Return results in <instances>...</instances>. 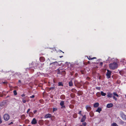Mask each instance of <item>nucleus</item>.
Masks as SVG:
<instances>
[{"label": "nucleus", "mask_w": 126, "mask_h": 126, "mask_svg": "<svg viewBox=\"0 0 126 126\" xmlns=\"http://www.w3.org/2000/svg\"><path fill=\"white\" fill-rule=\"evenodd\" d=\"M109 67L110 69L114 70L117 68L118 67V64L114 62L110 63L109 64Z\"/></svg>", "instance_id": "nucleus-1"}, {"label": "nucleus", "mask_w": 126, "mask_h": 126, "mask_svg": "<svg viewBox=\"0 0 126 126\" xmlns=\"http://www.w3.org/2000/svg\"><path fill=\"white\" fill-rule=\"evenodd\" d=\"M107 72L106 73V76H107V78L109 79L110 77L111 72L108 69L107 70Z\"/></svg>", "instance_id": "nucleus-2"}, {"label": "nucleus", "mask_w": 126, "mask_h": 126, "mask_svg": "<svg viewBox=\"0 0 126 126\" xmlns=\"http://www.w3.org/2000/svg\"><path fill=\"white\" fill-rule=\"evenodd\" d=\"M3 118L4 120L6 121H8L9 118V116L7 114H5L3 116Z\"/></svg>", "instance_id": "nucleus-3"}, {"label": "nucleus", "mask_w": 126, "mask_h": 126, "mask_svg": "<svg viewBox=\"0 0 126 126\" xmlns=\"http://www.w3.org/2000/svg\"><path fill=\"white\" fill-rule=\"evenodd\" d=\"M64 101H61L60 103V105L61 106V108H65V106L64 105Z\"/></svg>", "instance_id": "nucleus-4"}, {"label": "nucleus", "mask_w": 126, "mask_h": 126, "mask_svg": "<svg viewBox=\"0 0 126 126\" xmlns=\"http://www.w3.org/2000/svg\"><path fill=\"white\" fill-rule=\"evenodd\" d=\"M31 123L32 124L35 125L37 123V121L35 118H34L31 122Z\"/></svg>", "instance_id": "nucleus-5"}, {"label": "nucleus", "mask_w": 126, "mask_h": 126, "mask_svg": "<svg viewBox=\"0 0 126 126\" xmlns=\"http://www.w3.org/2000/svg\"><path fill=\"white\" fill-rule=\"evenodd\" d=\"M86 108L87 110L88 111H89L91 110V108L89 105H87L86 106Z\"/></svg>", "instance_id": "nucleus-6"}, {"label": "nucleus", "mask_w": 126, "mask_h": 126, "mask_svg": "<svg viewBox=\"0 0 126 126\" xmlns=\"http://www.w3.org/2000/svg\"><path fill=\"white\" fill-rule=\"evenodd\" d=\"M113 105L112 103L108 104L107 106V107L108 108H110L113 107Z\"/></svg>", "instance_id": "nucleus-7"}, {"label": "nucleus", "mask_w": 126, "mask_h": 126, "mask_svg": "<svg viewBox=\"0 0 126 126\" xmlns=\"http://www.w3.org/2000/svg\"><path fill=\"white\" fill-rule=\"evenodd\" d=\"M86 119V116L85 115H84L83 116V118H82V119L81 120V122H84Z\"/></svg>", "instance_id": "nucleus-8"}, {"label": "nucleus", "mask_w": 126, "mask_h": 126, "mask_svg": "<svg viewBox=\"0 0 126 126\" xmlns=\"http://www.w3.org/2000/svg\"><path fill=\"white\" fill-rule=\"evenodd\" d=\"M51 115L50 114L48 113L46 114L45 116V117L46 118H50L51 117Z\"/></svg>", "instance_id": "nucleus-9"}, {"label": "nucleus", "mask_w": 126, "mask_h": 126, "mask_svg": "<svg viewBox=\"0 0 126 126\" xmlns=\"http://www.w3.org/2000/svg\"><path fill=\"white\" fill-rule=\"evenodd\" d=\"M108 95H107V96L108 97L111 98L113 96V94H112L110 93H108Z\"/></svg>", "instance_id": "nucleus-10"}, {"label": "nucleus", "mask_w": 126, "mask_h": 126, "mask_svg": "<svg viewBox=\"0 0 126 126\" xmlns=\"http://www.w3.org/2000/svg\"><path fill=\"white\" fill-rule=\"evenodd\" d=\"M40 60L41 62H43L45 60V58L43 57H41L40 58Z\"/></svg>", "instance_id": "nucleus-11"}, {"label": "nucleus", "mask_w": 126, "mask_h": 126, "mask_svg": "<svg viewBox=\"0 0 126 126\" xmlns=\"http://www.w3.org/2000/svg\"><path fill=\"white\" fill-rule=\"evenodd\" d=\"M102 110L101 108L100 107H98L97 109L96 110V112H97L100 113V112Z\"/></svg>", "instance_id": "nucleus-12"}, {"label": "nucleus", "mask_w": 126, "mask_h": 126, "mask_svg": "<svg viewBox=\"0 0 126 126\" xmlns=\"http://www.w3.org/2000/svg\"><path fill=\"white\" fill-rule=\"evenodd\" d=\"M122 117L124 120H126V115L124 114H122Z\"/></svg>", "instance_id": "nucleus-13"}, {"label": "nucleus", "mask_w": 126, "mask_h": 126, "mask_svg": "<svg viewBox=\"0 0 126 126\" xmlns=\"http://www.w3.org/2000/svg\"><path fill=\"white\" fill-rule=\"evenodd\" d=\"M99 105V104L98 103H96L94 104V107H97Z\"/></svg>", "instance_id": "nucleus-14"}, {"label": "nucleus", "mask_w": 126, "mask_h": 126, "mask_svg": "<svg viewBox=\"0 0 126 126\" xmlns=\"http://www.w3.org/2000/svg\"><path fill=\"white\" fill-rule=\"evenodd\" d=\"M100 94L102 96H105L106 95V93H104L103 91H101V92Z\"/></svg>", "instance_id": "nucleus-15"}, {"label": "nucleus", "mask_w": 126, "mask_h": 126, "mask_svg": "<svg viewBox=\"0 0 126 126\" xmlns=\"http://www.w3.org/2000/svg\"><path fill=\"white\" fill-rule=\"evenodd\" d=\"M65 96L63 95H62L60 96V98L62 99H64L65 98Z\"/></svg>", "instance_id": "nucleus-16"}, {"label": "nucleus", "mask_w": 126, "mask_h": 126, "mask_svg": "<svg viewBox=\"0 0 126 126\" xmlns=\"http://www.w3.org/2000/svg\"><path fill=\"white\" fill-rule=\"evenodd\" d=\"M69 85L70 86H72L73 85L72 82L71 81L69 82Z\"/></svg>", "instance_id": "nucleus-17"}, {"label": "nucleus", "mask_w": 126, "mask_h": 126, "mask_svg": "<svg viewBox=\"0 0 126 126\" xmlns=\"http://www.w3.org/2000/svg\"><path fill=\"white\" fill-rule=\"evenodd\" d=\"M96 96L98 97H100L101 96L100 94V92H97L96 94Z\"/></svg>", "instance_id": "nucleus-18"}, {"label": "nucleus", "mask_w": 126, "mask_h": 126, "mask_svg": "<svg viewBox=\"0 0 126 126\" xmlns=\"http://www.w3.org/2000/svg\"><path fill=\"white\" fill-rule=\"evenodd\" d=\"M113 94L115 96L117 97H118L119 96V95L117 94L116 93L114 92Z\"/></svg>", "instance_id": "nucleus-19"}, {"label": "nucleus", "mask_w": 126, "mask_h": 126, "mask_svg": "<svg viewBox=\"0 0 126 126\" xmlns=\"http://www.w3.org/2000/svg\"><path fill=\"white\" fill-rule=\"evenodd\" d=\"M58 85L59 86H63V85L62 82H59L58 83Z\"/></svg>", "instance_id": "nucleus-20"}, {"label": "nucleus", "mask_w": 126, "mask_h": 126, "mask_svg": "<svg viewBox=\"0 0 126 126\" xmlns=\"http://www.w3.org/2000/svg\"><path fill=\"white\" fill-rule=\"evenodd\" d=\"M112 126H118L115 123H113L112 124Z\"/></svg>", "instance_id": "nucleus-21"}, {"label": "nucleus", "mask_w": 126, "mask_h": 126, "mask_svg": "<svg viewBox=\"0 0 126 126\" xmlns=\"http://www.w3.org/2000/svg\"><path fill=\"white\" fill-rule=\"evenodd\" d=\"M29 116H30V117H31L32 116V115H33V113L32 112H30L29 113Z\"/></svg>", "instance_id": "nucleus-22"}, {"label": "nucleus", "mask_w": 126, "mask_h": 126, "mask_svg": "<svg viewBox=\"0 0 126 126\" xmlns=\"http://www.w3.org/2000/svg\"><path fill=\"white\" fill-rule=\"evenodd\" d=\"M15 95H16L17 94L16 91V90H14L13 91Z\"/></svg>", "instance_id": "nucleus-23"}, {"label": "nucleus", "mask_w": 126, "mask_h": 126, "mask_svg": "<svg viewBox=\"0 0 126 126\" xmlns=\"http://www.w3.org/2000/svg\"><path fill=\"white\" fill-rule=\"evenodd\" d=\"M90 116L91 117H93L94 115V114L93 113L90 112Z\"/></svg>", "instance_id": "nucleus-24"}, {"label": "nucleus", "mask_w": 126, "mask_h": 126, "mask_svg": "<svg viewBox=\"0 0 126 126\" xmlns=\"http://www.w3.org/2000/svg\"><path fill=\"white\" fill-rule=\"evenodd\" d=\"M29 120L28 119H26L25 121V122L26 123H28L29 122Z\"/></svg>", "instance_id": "nucleus-25"}, {"label": "nucleus", "mask_w": 126, "mask_h": 126, "mask_svg": "<svg viewBox=\"0 0 126 126\" xmlns=\"http://www.w3.org/2000/svg\"><path fill=\"white\" fill-rule=\"evenodd\" d=\"M25 116L24 115H22L21 116V118H22L25 119Z\"/></svg>", "instance_id": "nucleus-26"}, {"label": "nucleus", "mask_w": 126, "mask_h": 126, "mask_svg": "<svg viewBox=\"0 0 126 126\" xmlns=\"http://www.w3.org/2000/svg\"><path fill=\"white\" fill-rule=\"evenodd\" d=\"M22 102L23 103H25L26 102V100L24 99H22Z\"/></svg>", "instance_id": "nucleus-27"}, {"label": "nucleus", "mask_w": 126, "mask_h": 126, "mask_svg": "<svg viewBox=\"0 0 126 126\" xmlns=\"http://www.w3.org/2000/svg\"><path fill=\"white\" fill-rule=\"evenodd\" d=\"M96 89H97L99 90L100 89V87H96Z\"/></svg>", "instance_id": "nucleus-28"}, {"label": "nucleus", "mask_w": 126, "mask_h": 126, "mask_svg": "<svg viewBox=\"0 0 126 126\" xmlns=\"http://www.w3.org/2000/svg\"><path fill=\"white\" fill-rule=\"evenodd\" d=\"M35 96L34 95H32V96H31L30 97V98H33Z\"/></svg>", "instance_id": "nucleus-29"}, {"label": "nucleus", "mask_w": 126, "mask_h": 126, "mask_svg": "<svg viewBox=\"0 0 126 126\" xmlns=\"http://www.w3.org/2000/svg\"><path fill=\"white\" fill-rule=\"evenodd\" d=\"M96 58L95 57H94L92 58L89 59V60H93V59H96Z\"/></svg>", "instance_id": "nucleus-30"}, {"label": "nucleus", "mask_w": 126, "mask_h": 126, "mask_svg": "<svg viewBox=\"0 0 126 126\" xmlns=\"http://www.w3.org/2000/svg\"><path fill=\"white\" fill-rule=\"evenodd\" d=\"M113 98L115 100H117V99L114 96H113Z\"/></svg>", "instance_id": "nucleus-31"}, {"label": "nucleus", "mask_w": 126, "mask_h": 126, "mask_svg": "<svg viewBox=\"0 0 126 126\" xmlns=\"http://www.w3.org/2000/svg\"><path fill=\"white\" fill-rule=\"evenodd\" d=\"M57 110V109L55 108H54L53 109V111H56Z\"/></svg>", "instance_id": "nucleus-32"}, {"label": "nucleus", "mask_w": 126, "mask_h": 126, "mask_svg": "<svg viewBox=\"0 0 126 126\" xmlns=\"http://www.w3.org/2000/svg\"><path fill=\"white\" fill-rule=\"evenodd\" d=\"M82 124L84 126H85L86 125V122H84L82 123Z\"/></svg>", "instance_id": "nucleus-33"}, {"label": "nucleus", "mask_w": 126, "mask_h": 126, "mask_svg": "<svg viewBox=\"0 0 126 126\" xmlns=\"http://www.w3.org/2000/svg\"><path fill=\"white\" fill-rule=\"evenodd\" d=\"M112 59L110 58V57H109L108 58V59L107 60L109 61H110Z\"/></svg>", "instance_id": "nucleus-34"}, {"label": "nucleus", "mask_w": 126, "mask_h": 126, "mask_svg": "<svg viewBox=\"0 0 126 126\" xmlns=\"http://www.w3.org/2000/svg\"><path fill=\"white\" fill-rule=\"evenodd\" d=\"M2 123V121L1 119V117L0 116V124H1Z\"/></svg>", "instance_id": "nucleus-35"}, {"label": "nucleus", "mask_w": 126, "mask_h": 126, "mask_svg": "<svg viewBox=\"0 0 126 126\" xmlns=\"http://www.w3.org/2000/svg\"><path fill=\"white\" fill-rule=\"evenodd\" d=\"M30 109H28V110H27V113H28L30 111Z\"/></svg>", "instance_id": "nucleus-36"}, {"label": "nucleus", "mask_w": 126, "mask_h": 126, "mask_svg": "<svg viewBox=\"0 0 126 126\" xmlns=\"http://www.w3.org/2000/svg\"><path fill=\"white\" fill-rule=\"evenodd\" d=\"M25 95L24 94H21V96L22 97H23V96H25Z\"/></svg>", "instance_id": "nucleus-37"}, {"label": "nucleus", "mask_w": 126, "mask_h": 126, "mask_svg": "<svg viewBox=\"0 0 126 126\" xmlns=\"http://www.w3.org/2000/svg\"><path fill=\"white\" fill-rule=\"evenodd\" d=\"M37 111V110H35L33 111V113H35Z\"/></svg>", "instance_id": "nucleus-38"}, {"label": "nucleus", "mask_w": 126, "mask_h": 126, "mask_svg": "<svg viewBox=\"0 0 126 126\" xmlns=\"http://www.w3.org/2000/svg\"><path fill=\"white\" fill-rule=\"evenodd\" d=\"M81 111H79V114H80V115H82L81 114Z\"/></svg>", "instance_id": "nucleus-39"}, {"label": "nucleus", "mask_w": 126, "mask_h": 126, "mask_svg": "<svg viewBox=\"0 0 126 126\" xmlns=\"http://www.w3.org/2000/svg\"><path fill=\"white\" fill-rule=\"evenodd\" d=\"M103 64V63L102 62H100V65L101 66H102Z\"/></svg>", "instance_id": "nucleus-40"}, {"label": "nucleus", "mask_w": 126, "mask_h": 126, "mask_svg": "<svg viewBox=\"0 0 126 126\" xmlns=\"http://www.w3.org/2000/svg\"><path fill=\"white\" fill-rule=\"evenodd\" d=\"M69 107L70 108H72L73 107V106L72 105V106H69Z\"/></svg>", "instance_id": "nucleus-41"}, {"label": "nucleus", "mask_w": 126, "mask_h": 126, "mask_svg": "<svg viewBox=\"0 0 126 126\" xmlns=\"http://www.w3.org/2000/svg\"><path fill=\"white\" fill-rule=\"evenodd\" d=\"M121 122L122 124H123L124 123V122L122 120H121Z\"/></svg>", "instance_id": "nucleus-42"}, {"label": "nucleus", "mask_w": 126, "mask_h": 126, "mask_svg": "<svg viewBox=\"0 0 126 126\" xmlns=\"http://www.w3.org/2000/svg\"><path fill=\"white\" fill-rule=\"evenodd\" d=\"M54 88L53 87H51L50 88V89H53Z\"/></svg>", "instance_id": "nucleus-43"}, {"label": "nucleus", "mask_w": 126, "mask_h": 126, "mask_svg": "<svg viewBox=\"0 0 126 126\" xmlns=\"http://www.w3.org/2000/svg\"><path fill=\"white\" fill-rule=\"evenodd\" d=\"M19 82L20 83L21 82V81L20 80H19Z\"/></svg>", "instance_id": "nucleus-44"}, {"label": "nucleus", "mask_w": 126, "mask_h": 126, "mask_svg": "<svg viewBox=\"0 0 126 126\" xmlns=\"http://www.w3.org/2000/svg\"><path fill=\"white\" fill-rule=\"evenodd\" d=\"M62 57H63V56H60V58H62Z\"/></svg>", "instance_id": "nucleus-45"}, {"label": "nucleus", "mask_w": 126, "mask_h": 126, "mask_svg": "<svg viewBox=\"0 0 126 126\" xmlns=\"http://www.w3.org/2000/svg\"><path fill=\"white\" fill-rule=\"evenodd\" d=\"M125 98H126V94L125 95Z\"/></svg>", "instance_id": "nucleus-46"}, {"label": "nucleus", "mask_w": 126, "mask_h": 126, "mask_svg": "<svg viewBox=\"0 0 126 126\" xmlns=\"http://www.w3.org/2000/svg\"><path fill=\"white\" fill-rule=\"evenodd\" d=\"M60 51H61V52H62L63 53H64L63 52H62V51H61V50H60Z\"/></svg>", "instance_id": "nucleus-47"}, {"label": "nucleus", "mask_w": 126, "mask_h": 126, "mask_svg": "<svg viewBox=\"0 0 126 126\" xmlns=\"http://www.w3.org/2000/svg\"><path fill=\"white\" fill-rule=\"evenodd\" d=\"M91 58H90V57H89V58H88V59H91Z\"/></svg>", "instance_id": "nucleus-48"}, {"label": "nucleus", "mask_w": 126, "mask_h": 126, "mask_svg": "<svg viewBox=\"0 0 126 126\" xmlns=\"http://www.w3.org/2000/svg\"><path fill=\"white\" fill-rule=\"evenodd\" d=\"M65 126H66V125H65Z\"/></svg>", "instance_id": "nucleus-49"}]
</instances>
